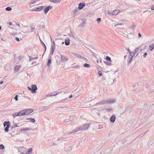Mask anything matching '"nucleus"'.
<instances>
[{
  "label": "nucleus",
  "instance_id": "1",
  "mask_svg": "<svg viewBox=\"0 0 154 154\" xmlns=\"http://www.w3.org/2000/svg\"><path fill=\"white\" fill-rule=\"evenodd\" d=\"M115 102V100L114 99L112 100L111 99H109L107 100H103L101 101L100 102V105H103L105 104H112L114 103Z\"/></svg>",
  "mask_w": 154,
  "mask_h": 154
},
{
  "label": "nucleus",
  "instance_id": "2",
  "mask_svg": "<svg viewBox=\"0 0 154 154\" xmlns=\"http://www.w3.org/2000/svg\"><path fill=\"white\" fill-rule=\"evenodd\" d=\"M22 111L23 116H25L27 115L32 113L33 112V110L31 109H29L22 110Z\"/></svg>",
  "mask_w": 154,
  "mask_h": 154
},
{
  "label": "nucleus",
  "instance_id": "3",
  "mask_svg": "<svg viewBox=\"0 0 154 154\" xmlns=\"http://www.w3.org/2000/svg\"><path fill=\"white\" fill-rule=\"evenodd\" d=\"M3 125L4 127L6 126V127L4 129V130L5 132H8L9 130V128L11 126L10 122L9 121L5 122L3 123Z\"/></svg>",
  "mask_w": 154,
  "mask_h": 154
},
{
  "label": "nucleus",
  "instance_id": "4",
  "mask_svg": "<svg viewBox=\"0 0 154 154\" xmlns=\"http://www.w3.org/2000/svg\"><path fill=\"white\" fill-rule=\"evenodd\" d=\"M12 116L14 118L15 117L17 116H24L22 110L18 112H15L14 113L12 114Z\"/></svg>",
  "mask_w": 154,
  "mask_h": 154
},
{
  "label": "nucleus",
  "instance_id": "5",
  "mask_svg": "<svg viewBox=\"0 0 154 154\" xmlns=\"http://www.w3.org/2000/svg\"><path fill=\"white\" fill-rule=\"evenodd\" d=\"M37 88L35 85H33L31 86V92L32 93H35L37 90Z\"/></svg>",
  "mask_w": 154,
  "mask_h": 154
},
{
  "label": "nucleus",
  "instance_id": "6",
  "mask_svg": "<svg viewBox=\"0 0 154 154\" xmlns=\"http://www.w3.org/2000/svg\"><path fill=\"white\" fill-rule=\"evenodd\" d=\"M85 3L84 2L80 3L79 4V7L78 8L79 10L82 9L85 6Z\"/></svg>",
  "mask_w": 154,
  "mask_h": 154
},
{
  "label": "nucleus",
  "instance_id": "7",
  "mask_svg": "<svg viewBox=\"0 0 154 154\" xmlns=\"http://www.w3.org/2000/svg\"><path fill=\"white\" fill-rule=\"evenodd\" d=\"M60 56L61 57V61L63 62H66L68 60L67 57L64 55H60Z\"/></svg>",
  "mask_w": 154,
  "mask_h": 154
},
{
  "label": "nucleus",
  "instance_id": "8",
  "mask_svg": "<svg viewBox=\"0 0 154 154\" xmlns=\"http://www.w3.org/2000/svg\"><path fill=\"white\" fill-rule=\"evenodd\" d=\"M52 8V7L51 6L47 7L44 10L45 13L46 14L48 12L49 10L51 9Z\"/></svg>",
  "mask_w": 154,
  "mask_h": 154
},
{
  "label": "nucleus",
  "instance_id": "9",
  "mask_svg": "<svg viewBox=\"0 0 154 154\" xmlns=\"http://www.w3.org/2000/svg\"><path fill=\"white\" fill-rule=\"evenodd\" d=\"M119 12V11L118 10H116L113 12H111V13H109L110 14H112V15H116Z\"/></svg>",
  "mask_w": 154,
  "mask_h": 154
},
{
  "label": "nucleus",
  "instance_id": "10",
  "mask_svg": "<svg viewBox=\"0 0 154 154\" xmlns=\"http://www.w3.org/2000/svg\"><path fill=\"white\" fill-rule=\"evenodd\" d=\"M32 148H31L29 149L27 152H21V154H29V153H32Z\"/></svg>",
  "mask_w": 154,
  "mask_h": 154
},
{
  "label": "nucleus",
  "instance_id": "11",
  "mask_svg": "<svg viewBox=\"0 0 154 154\" xmlns=\"http://www.w3.org/2000/svg\"><path fill=\"white\" fill-rule=\"evenodd\" d=\"M26 148L23 146H21L18 149L19 152H22V151H24L26 150Z\"/></svg>",
  "mask_w": 154,
  "mask_h": 154
},
{
  "label": "nucleus",
  "instance_id": "12",
  "mask_svg": "<svg viewBox=\"0 0 154 154\" xmlns=\"http://www.w3.org/2000/svg\"><path fill=\"white\" fill-rule=\"evenodd\" d=\"M116 120V116L115 115L112 116L110 118V121L111 122L113 123Z\"/></svg>",
  "mask_w": 154,
  "mask_h": 154
},
{
  "label": "nucleus",
  "instance_id": "13",
  "mask_svg": "<svg viewBox=\"0 0 154 154\" xmlns=\"http://www.w3.org/2000/svg\"><path fill=\"white\" fill-rule=\"evenodd\" d=\"M90 125L88 124H85L83 126V128L84 130H86L89 127Z\"/></svg>",
  "mask_w": 154,
  "mask_h": 154
},
{
  "label": "nucleus",
  "instance_id": "14",
  "mask_svg": "<svg viewBox=\"0 0 154 154\" xmlns=\"http://www.w3.org/2000/svg\"><path fill=\"white\" fill-rule=\"evenodd\" d=\"M65 44L66 45H68L70 44V39L69 38L66 39L65 41Z\"/></svg>",
  "mask_w": 154,
  "mask_h": 154
},
{
  "label": "nucleus",
  "instance_id": "15",
  "mask_svg": "<svg viewBox=\"0 0 154 154\" xmlns=\"http://www.w3.org/2000/svg\"><path fill=\"white\" fill-rule=\"evenodd\" d=\"M32 129L31 128H25L22 129L20 130V131L21 132H23V131H29L30 130H31Z\"/></svg>",
  "mask_w": 154,
  "mask_h": 154
},
{
  "label": "nucleus",
  "instance_id": "16",
  "mask_svg": "<svg viewBox=\"0 0 154 154\" xmlns=\"http://www.w3.org/2000/svg\"><path fill=\"white\" fill-rule=\"evenodd\" d=\"M29 62H30L32 60H35L37 59L38 58V57H32L31 56H29Z\"/></svg>",
  "mask_w": 154,
  "mask_h": 154
},
{
  "label": "nucleus",
  "instance_id": "17",
  "mask_svg": "<svg viewBox=\"0 0 154 154\" xmlns=\"http://www.w3.org/2000/svg\"><path fill=\"white\" fill-rule=\"evenodd\" d=\"M140 49V48H136V49L134 50V51L133 52V56H134L139 51V49Z\"/></svg>",
  "mask_w": 154,
  "mask_h": 154
},
{
  "label": "nucleus",
  "instance_id": "18",
  "mask_svg": "<svg viewBox=\"0 0 154 154\" xmlns=\"http://www.w3.org/2000/svg\"><path fill=\"white\" fill-rule=\"evenodd\" d=\"M44 8V6H40L39 8H36L33 11H40L41 9H42L43 8Z\"/></svg>",
  "mask_w": 154,
  "mask_h": 154
},
{
  "label": "nucleus",
  "instance_id": "19",
  "mask_svg": "<svg viewBox=\"0 0 154 154\" xmlns=\"http://www.w3.org/2000/svg\"><path fill=\"white\" fill-rule=\"evenodd\" d=\"M149 47L150 48V50L151 51H152L154 48V44L153 43L152 44H151L149 45Z\"/></svg>",
  "mask_w": 154,
  "mask_h": 154
},
{
  "label": "nucleus",
  "instance_id": "20",
  "mask_svg": "<svg viewBox=\"0 0 154 154\" xmlns=\"http://www.w3.org/2000/svg\"><path fill=\"white\" fill-rule=\"evenodd\" d=\"M68 98H66L65 99L61 100L59 102V103H63L64 102H67L68 101Z\"/></svg>",
  "mask_w": 154,
  "mask_h": 154
},
{
  "label": "nucleus",
  "instance_id": "21",
  "mask_svg": "<svg viewBox=\"0 0 154 154\" xmlns=\"http://www.w3.org/2000/svg\"><path fill=\"white\" fill-rule=\"evenodd\" d=\"M20 66H16L14 67V70L17 71L20 69Z\"/></svg>",
  "mask_w": 154,
  "mask_h": 154
},
{
  "label": "nucleus",
  "instance_id": "22",
  "mask_svg": "<svg viewBox=\"0 0 154 154\" xmlns=\"http://www.w3.org/2000/svg\"><path fill=\"white\" fill-rule=\"evenodd\" d=\"M56 44L54 41H53V44L52 45L51 49H55Z\"/></svg>",
  "mask_w": 154,
  "mask_h": 154
},
{
  "label": "nucleus",
  "instance_id": "23",
  "mask_svg": "<svg viewBox=\"0 0 154 154\" xmlns=\"http://www.w3.org/2000/svg\"><path fill=\"white\" fill-rule=\"evenodd\" d=\"M73 54L74 56H75L76 57H77L78 58H80V57H82V56H81L80 55H79L78 54H76L75 53H73Z\"/></svg>",
  "mask_w": 154,
  "mask_h": 154
},
{
  "label": "nucleus",
  "instance_id": "24",
  "mask_svg": "<svg viewBox=\"0 0 154 154\" xmlns=\"http://www.w3.org/2000/svg\"><path fill=\"white\" fill-rule=\"evenodd\" d=\"M69 117V119H65V120H64L63 121H64V122H68L69 121H67V120H69L70 121H72L73 119V118H72L71 116H70Z\"/></svg>",
  "mask_w": 154,
  "mask_h": 154
},
{
  "label": "nucleus",
  "instance_id": "25",
  "mask_svg": "<svg viewBox=\"0 0 154 154\" xmlns=\"http://www.w3.org/2000/svg\"><path fill=\"white\" fill-rule=\"evenodd\" d=\"M84 130L83 129V126H81L79 127L77 129V132L80 131H82Z\"/></svg>",
  "mask_w": 154,
  "mask_h": 154
},
{
  "label": "nucleus",
  "instance_id": "26",
  "mask_svg": "<svg viewBox=\"0 0 154 154\" xmlns=\"http://www.w3.org/2000/svg\"><path fill=\"white\" fill-rule=\"evenodd\" d=\"M27 120H29L30 122L32 123H34L35 122V120L33 118H28L27 119Z\"/></svg>",
  "mask_w": 154,
  "mask_h": 154
},
{
  "label": "nucleus",
  "instance_id": "27",
  "mask_svg": "<svg viewBox=\"0 0 154 154\" xmlns=\"http://www.w3.org/2000/svg\"><path fill=\"white\" fill-rule=\"evenodd\" d=\"M133 57L132 56L131 57H130V56L128 57V63L129 64H130L131 62L132 59L133 58Z\"/></svg>",
  "mask_w": 154,
  "mask_h": 154
},
{
  "label": "nucleus",
  "instance_id": "28",
  "mask_svg": "<svg viewBox=\"0 0 154 154\" xmlns=\"http://www.w3.org/2000/svg\"><path fill=\"white\" fill-rule=\"evenodd\" d=\"M83 66H84L87 68H89L91 66L89 64L86 63H85Z\"/></svg>",
  "mask_w": 154,
  "mask_h": 154
},
{
  "label": "nucleus",
  "instance_id": "29",
  "mask_svg": "<svg viewBox=\"0 0 154 154\" xmlns=\"http://www.w3.org/2000/svg\"><path fill=\"white\" fill-rule=\"evenodd\" d=\"M77 132V129H74V130H72L71 132H70L68 134H72V133H75Z\"/></svg>",
  "mask_w": 154,
  "mask_h": 154
},
{
  "label": "nucleus",
  "instance_id": "30",
  "mask_svg": "<svg viewBox=\"0 0 154 154\" xmlns=\"http://www.w3.org/2000/svg\"><path fill=\"white\" fill-rule=\"evenodd\" d=\"M52 2L55 3H58L60 2V1L58 0H50Z\"/></svg>",
  "mask_w": 154,
  "mask_h": 154
},
{
  "label": "nucleus",
  "instance_id": "31",
  "mask_svg": "<svg viewBox=\"0 0 154 154\" xmlns=\"http://www.w3.org/2000/svg\"><path fill=\"white\" fill-rule=\"evenodd\" d=\"M106 60L107 61H108V62H111V59L110 58L108 57V56H107L106 57Z\"/></svg>",
  "mask_w": 154,
  "mask_h": 154
},
{
  "label": "nucleus",
  "instance_id": "32",
  "mask_svg": "<svg viewBox=\"0 0 154 154\" xmlns=\"http://www.w3.org/2000/svg\"><path fill=\"white\" fill-rule=\"evenodd\" d=\"M78 10H76L74 11H73V14H74V15H76L78 14Z\"/></svg>",
  "mask_w": 154,
  "mask_h": 154
},
{
  "label": "nucleus",
  "instance_id": "33",
  "mask_svg": "<svg viewBox=\"0 0 154 154\" xmlns=\"http://www.w3.org/2000/svg\"><path fill=\"white\" fill-rule=\"evenodd\" d=\"M51 63V59H49L48 60V63H47V66H50V65Z\"/></svg>",
  "mask_w": 154,
  "mask_h": 154
},
{
  "label": "nucleus",
  "instance_id": "34",
  "mask_svg": "<svg viewBox=\"0 0 154 154\" xmlns=\"http://www.w3.org/2000/svg\"><path fill=\"white\" fill-rule=\"evenodd\" d=\"M135 27H136L135 25L133 23L132 24V26L131 27V29H134L135 28Z\"/></svg>",
  "mask_w": 154,
  "mask_h": 154
},
{
  "label": "nucleus",
  "instance_id": "35",
  "mask_svg": "<svg viewBox=\"0 0 154 154\" xmlns=\"http://www.w3.org/2000/svg\"><path fill=\"white\" fill-rule=\"evenodd\" d=\"M104 62L106 64V65L108 66H111V63L110 62H108L106 61H104Z\"/></svg>",
  "mask_w": 154,
  "mask_h": 154
},
{
  "label": "nucleus",
  "instance_id": "36",
  "mask_svg": "<svg viewBox=\"0 0 154 154\" xmlns=\"http://www.w3.org/2000/svg\"><path fill=\"white\" fill-rule=\"evenodd\" d=\"M11 9H12L10 7H7L5 8V10L6 11H10L11 10Z\"/></svg>",
  "mask_w": 154,
  "mask_h": 154
},
{
  "label": "nucleus",
  "instance_id": "37",
  "mask_svg": "<svg viewBox=\"0 0 154 154\" xmlns=\"http://www.w3.org/2000/svg\"><path fill=\"white\" fill-rule=\"evenodd\" d=\"M58 94V93H56L55 94H54L53 95H50L49 94H48L46 95V96L47 97H51V96H56Z\"/></svg>",
  "mask_w": 154,
  "mask_h": 154
},
{
  "label": "nucleus",
  "instance_id": "38",
  "mask_svg": "<svg viewBox=\"0 0 154 154\" xmlns=\"http://www.w3.org/2000/svg\"><path fill=\"white\" fill-rule=\"evenodd\" d=\"M18 95H16L15 97H14V99L16 101H17L18 100Z\"/></svg>",
  "mask_w": 154,
  "mask_h": 154
},
{
  "label": "nucleus",
  "instance_id": "39",
  "mask_svg": "<svg viewBox=\"0 0 154 154\" xmlns=\"http://www.w3.org/2000/svg\"><path fill=\"white\" fill-rule=\"evenodd\" d=\"M35 29V28L34 27H32L31 28V31H30V32H33Z\"/></svg>",
  "mask_w": 154,
  "mask_h": 154
},
{
  "label": "nucleus",
  "instance_id": "40",
  "mask_svg": "<svg viewBox=\"0 0 154 154\" xmlns=\"http://www.w3.org/2000/svg\"><path fill=\"white\" fill-rule=\"evenodd\" d=\"M5 147L4 146L3 144L0 145V149H3Z\"/></svg>",
  "mask_w": 154,
  "mask_h": 154
},
{
  "label": "nucleus",
  "instance_id": "41",
  "mask_svg": "<svg viewBox=\"0 0 154 154\" xmlns=\"http://www.w3.org/2000/svg\"><path fill=\"white\" fill-rule=\"evenodd\" d=\"M65 139V138H64V137H60L57 140H64Z\"/></svg>",
  "mask_w": 154,
  "mask_h": 154
},
{
  "label": "nucleus",
  "instance_id": "42",
  "mask_svg": "<svg viewBox=\"0 0 154 154\" xmlns=\"http://www.w3.org/2000/svg\"><path fill=\"white\" fill-rule=\"evenodd\" d=\"M72 147H69L68 148H67L66 151H68L69 150H71L72 149Z\"/></svg>",
  "mask_w": 154,
  "mask_h": 154
},
{
  "label": "nucleus",
  "instance_id": "43",
  "mask_svg": "<svg viewBox=\"0 0 154 154\" xmlns=\"http://www.w3.org/2000/svg\"><path fill=\"white\" fill-rule=\"evenodd\" d=\"M101 20V19L100 18H98L97 19V21L98 23H99Z\"/></svg>",
  "mask_w": 154,
  "mask_h": 154
},
{
  "label": "nucleus",
  "instance_id": "44",
  "mask_svg": "<svg viewBox=\"0 0 154 154\" xmlns=\"http://www.w3.org/2000/svg\"><path fill=\"white\" fill-rule=\"evenodd\" d=\"M147 131H146V132H145L144 133H142L141 134H140L139 136L140 137H142L145 134V133H146V132Z\"/></svg>",
  "mask_w": 154,
  "mask_h": 154
},
{
  "label": "nucleus",
  "instance_id": "45",
  "mask_svg": "<svg viewBox=\"0 0 154 154\" xmlns=\"http://www.w3.org/2000/svg\"><path fill=\"white\" fill-rule=\"evenodd\" d=\"M129 57L130 56V57H134V56H133V54H131V52H130L129 53Z\"/></svg>",
  "mask_w": 154,
  "mask_h": 154
},
{
  "label": "nucleus",
  "instance_id": "46",
  "mask_svg": "<svg viewBox=\"0 0 154 154\" xmlns=\"http://www.w3.org/2000/svg\"><path fill=\"white\" fill-rule=\"evenodd\" d=\"M98 74L100 76H101L102 74V72L101 71H99L98 72Z\"/></svg>",
  "mask_w": 154,
  "mask_h": 154
},
{
  "label": "nucleus",
  "instance_id": "47",
  "mask_svg": "<svg viewBox=\"0 0 154 154\" xmlns=\"http://www.w3.org/2000/svg\"><path fill=\"white\" fill-rule=\"evenodd\" d=\"M85 21L83 20L82 22L81 23V26H83L85 24Z\"/></svg>",
  "mask_w": 154,
  "mask_h": 154
},
{
  "label": "nucleus",
  "instance_id": "48",
  "mask_svg": "<svg viewBox=\"0 0 154 154\" xmlns=\"http://www.w3.org/2000/svg\"><path fill=\"white\" fill-rule=\"evenodd\" d=\"M80 67V66H79V65H77L75 66H73V67L75 68H79Z\"/></svg>",
  "mask_w": 154,
  "mask_h": 154
},
{
  "label": "nucleus",
  "instance_id": "49",
  "mask_svg": "<svg viewBox=\"0 0 154 154\" xmlns=\"http://www.w3.org/2000/svg\"><path fill=\"white\" fill-rule=\"evenodd\" d=\"M54 50H54V49H51V51H51V55H53V53H54Z\"/></svg>",
  "mask_w": 154,
  "mask_h": 154
},
{
  "label": "nucleus",
  "instance_id": "50",
  "mask_svg": "<svg viewBox=\"0 0 154 154\" xmlns=\"http://www.w3.org/2000/svg\"><path fill=\"white\" fill-rule=\"evenodd\" d=\"M147 53H146V52H145V53L144 54H143V57L144 58H145V57H146V55H147Z\"/></svg>",
  "mask_w": 154,
  "mask_h": 154
},
{
  "label": "nucleus",
  "instance_id": "51",
  "mask_svg": "<svg viewBox=\"0 0 154 154\" xmlns=\"http://www.w3.org/2000/svg\"><path fill=\"white\" fill-rule=\"evenodd\" d=\"M19 124V123H18L17 124H15L14 127H19V126L18 125Z\"/></svg>",
  "mask_w": 154,
  "mask_h": 154
},
{
  "label": "nucleus",
  "instance_id": "52",
  "mask_svg": "<svg viewBox=\"0 0 154 154\" xmlns=\"http://www.w3.org/2000/svg\"><path fill=\"white\" fill-rule=\"evenodd\" d=\"M140 48V49H139V51H140V52L142 51H143V50L142 48H141L140 46H139V47H137V48Z\"/></svg>",
  "mask_w": 154,
  "mask_h": 154
},
{
  "label": "nucleus",
  "instance_id": "53",
  "mask_svg": "<svg viewBox=\"0 0 154 154\" xmlns=\"http://www.w3.org/2000/svg\"><path fill=\"white\" fill-rule=\"evenodd\" d=\"M106 110L108 112H110L112 110V109L107 108L106 109Z\"/></svg>",
  "mask_w": 154,
  "mask_h": 154
},
{
  "label": "nucleus",
  "instance_id": "54",
  "mask_svg": "<svg viewBox=\"0 0 154 154\" xmlns=\"http://www.w3.org/2000/svg\"><path fill=\"white\" fill-rule=\"evenodd\" d=\"M101 105L100 104V102H99V103H96V104H95V106H98V105Z\"/></svg>",
  "mask_w": 154,
  "mask_h": 154
},
{
  "label": "nucleus",
  "instance_id": "55",
  "mask_svg": "<svg viewBox=\"0 0 154 154\" xmlns=\"http://www.w3.org/2000/svg\"><path fill=\"white\" fill-rule=\"evenodd\" d=\"M151 9L152 10H154V6H151Z\"/></svg>",
  "mask_w": 154,
  "mask_h": 154
},
{
  "label": "nucleus",
  "instance_id": "56",
  "mask_svg": "<svg viewBox=\"0 0 154 154\" xmlns=\"http://www.w3.org/2000/svg\"><path fill=\"white\" fill-rule=\"evenodd\" d=\"M15 39L18 42H19L20 41V40H19V39L18 38V37H16L15 38Z\"/></svg>",
  "mask_w": 154,
  "mask_h": 154
},
{
  "label": "nucleus",
  "instance_id": "57",
  "mask_svg": "<svg viewBox=\"0 0 154 154\" xmlns=\"http://www.w3.org/2000/svg\"><path fill=\"white\" fill-rule=\"evenodd\" d=\"M43 45L44 46V48H45V51H46V46L45 44H43Z\"/></svg>",
  "mask_w": 154,
  "mask_h": 154
},
{
  "label": "nucleus",
  "instance_id": "58",
  "mask_svg": "<svg viewBox=\"0 0 154 154\" xmlns=\"http://www.w3.org/2000/svg\"><path fill=\"white\" fill-rule=\"evenodd\" d=\"M126 49L127 51H128V53L131 52V51H130V50L129 49V48H126Z\"/></svg>",
  "mask_w": 154,
  "mask_h": 154
},
{
  "label": "nucleus",
  "instance_id": "59",
  "mask_svg": "<svg viewBox=\"0 0 154 154\" xmlns=\"http://www.w3.org/2000/svg\"><path fill=\"white\" fill-rule=\"evenodd\" d=\"M27 88L29 90L31 91V88H30L29 87H28Z\"/></svg>",
  "mask_w": 154,
  "mask_h": 154
},
{
  "label": "nucleus",
  "instance_id": "60",
  "mask_svg": "<svg viewBox=\"0 0 154 154\" xmlns=\"http://www.w3.org/2000/svg\"><path fill=\"white\" fill-rule=\"evenodd\" d=\"M40 42H41V43H42V44H44V43L41 40H40Z\"/></svg>",
  "mask_w": 154,
  "mask_h": 154
},
{
  "label": "nucleus",
  "instance_id": "61",
  "mask_svg": "<svg viewBox=\"0 0 154 154\" xmlns=\"http://www.w3.org/2000/svg\"><path fill=\"white\" fill-rule=\"evenodd\" d=\"M80 58H82V59H85V60H86V59L84 57H82V56L81 57H80Z\"/></svg>",
  "mask_w": 154,
  "mask_h": 154
},
{
  "label": "nucleus",
  "instance_id": "62",
  "mask_svg": "<svg viewBox=\"0 0 154 154\" xmlns=\"http://www.w3.org/2000/svg\"><path fill=\"white\" fill-rule=\"evenodd\" d=\"M138 35L139 37H140L141 36V35L140 33H139Z\"/></svg>",
  "mask_w": 154,
  "mask_h": 154
},
{
  "label": "nucleus",
  "instance_id": "63",
  "mask_svg": "<svg viewBox=\"0 0 154 154\" xmlns=\"http://www.w3.org/2000/svg\"><path fill=\"white\" fill-rule=\"evenodd\" d=\"M118 25H119V24H116L114 26H115V27H116V26H118Z\"/></svg>",
  "mask_w": 154,
  "mask_h": 154
},
{
  "label": "nucleus",
  "instance_id": "64",
  "mask_svg": "<svg viewBox=\"0 0 154 154\" xmlns=\"http://www.w3.org/2000/svg\"><path fill=\"white\" fill-rule=\"evenodd\" d=\"M154 91L153 90H152L151 91H150V93L152 94V93Z\"/></svg>",
  "mask_w": 154,
  "mask_h": 154
}]
</instances>
